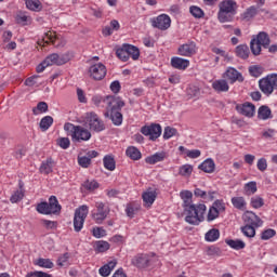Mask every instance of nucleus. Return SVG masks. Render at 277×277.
Instances as JSON below:
<instances>
[{
  "label": "nucleus",
  "instance_id": "60",
  "mask_svg": "<svg viewBox=\"0 0 277 277\" xmlns=\"http://www.w3.org/2000/svg\"><path fill=\"white\" fill-rule=\"evenodd\" d=\"M68 259H70V254L64 253L57 259V265L58 267H64L68 263Z\"/></svg>",
  "mask_w": 277,
  "mask_h": 277
},
{
  "label": "nucleus",
  "instance_id": "21",
  "mask_svg": "<svg viewBox=\"0 0 277 277\" xmlns=\"http://www.w3.org/2000/svg\"><path fill=\"white\" fill-rule=\"evenodd\" d=\"M219 10L237 14V2H235V0H224L220 2Z\"/></svg>",
  "mask_w": 277,
  "mask_h": 277
},
{
  "label": "nucleus",
  "instance_id": "36",
  "mask_svg": "<svg viewBox=\"0 0 277 277\" xmlns=\"http://www.w3.org/2000/svg\"><path fill=\"white\" fill-rule=\"evenodd\" d=\"M126 50L128 52V58L132 57L134 61L140 60V49L137 47L126 43Z\"/></svg>",
  "mask_w": 277,
  "mask_h": 277
},
{
  "label": "nucleus",
  "instance_id": "37",
  "mask_svg": "<svg viewBox=\"0 0 277 277\" xmlns=\"http://www.w3.org/2000/svg\"><path fill=\"white\" fill-rule=\"evenodd\" d=\"M26 8L32 12H41L42 2L40 0H26Z\"/></svg>",
  "mask_w": 277,
  "mask_h": 277
},
{
  "label": "nucleus",
  "instance_id": "42",
  "mask_svg": "<svg viewBox=\"0 0 277 277\" xmlns=\"http://www.w3.org/2000/svg\"><path fill=\"white\" fill-rule=\"evenodd\" d=\"M116 55L121 62H129V54L127 52L126 43L116 50Z\"/></svg>",
  "mask_w": 277,
  "mask_h": 277
},
{
  "label": "nucleus",
  "instance_id": "25",
  "mask_svg": "<svg viewBox=\"0 0 277 277\" xmlns=\"http://www.w3.org/2000/svg\"><path fill=\"white\" fill-rule=\"evenodd\" d=\"M232 205L235 209H238V211H246L248 207V202H246V198L243 197H233Z\"/></svg>",
  "mask_w": 277,
  "mask_h": 277
},
{
  "label": "nucleus",
  "instance_id": "17",
  "mask_svg": "<svg viewBox=\"0 0 277 277\" xmlns=\"http://www.w3.org/2000/svg\"><path fill=\"white\" fill-rule=\"evenodd\" d=\"M236 110L238 114L246 116L247 118H252L254 116V111H256V107L252 103H245L236 106Z\"/></svg>",
  "mask_w": 277,
  "mask_h": 277
},
{
  "label": "nucleus",
  "instance_id": "8",
  "mask_svg": "<svg viewBox=\"0 0 277 277\" xmlns=\"http://www.w3.org/2000/svg\"><path fill=\"white\" fill-rule=\"evenodd\" d=\"M103 103L106 105L107 113L122 111V107H124V101L116 95L105 96Z\"/></svg>",
  "mask_w": 277,
  "mask_h": 277
},
{
  "label": "nucleus",
  "instance_id": "7",
  "mask_svg": "<svg viewBox=\"0 0 277 277\" xmlns=\"http://www.w3.org/2000/svg\"><path fill=\"white\" fill-rule=\"evenodd\" d=\"M90 213V208L88 206H81L75 210L74 214V230L76 233H81L83 230V224H85V217Z\"/></svg>",
  "mask_w": 277,
  "mask_h": 277
},
{
  "label": "nucleus",
  "instance_id": "6",
  "mask_svg": "<svg viewBox=\"0 0 277 277\" xmlns=\"http://www.w3.org/2000/svg\"><path fill=\"white\" fill-rule=\"evenodd\" d=\"M111 209L109 208V205L103 201H96L95 209L92 211L91 217L95 224H103V222L107 220V215H109Z\"/></svg>",
  "mask_w": 277,
  "mask_h": 277
},
{
  "label": "nucleus",
  "instance_id": "53",
  "mask_svg": "<svg viewBox=\"0 0 277 277\" xmlns=\"http://www.w3.org/2000/svg\"><path fill=\"white\" fill-rule=\"evenodd\" d=\"M176 135V129L171 127H166L163 132V140H170V137H174Z\"/></svg>",
  "mask_w": 277,
  "mask_h": 277
},
{
  "label": "nucleus",
  "instance_id": "38",
  "mask_svg": "<svg viewBox=\"0 0 277 277\" xmlns=\"http://www.w3.org/2000/svg\"><path fill=\"white\" fill-rule=\"evenodd\" d=\"M35 265H38V267H44L45 269H53L55 267V264L51 259H44V258H39Z\"/></svg>",
  "mask_w": 277,
  "mask_h": 277
},
{
  "label": "nucleus",
  "instance_id": "15",
  "mask_svg": "<svg viewBox=\"0 0 277 277\" xmlns=\"http://www.w3.org/2000/svg\"><path fill=\"white\" fill-rule=\"evenodd\" d=\"M177 54L182 57H192L193 55H196V42L188 41L177 49Z\"/></svg>",
  "mask_w": 277,
  "mask_h": 277
},
{
  "label": "nucleus",
  "instance_id": "40",
  "mask_svg": "<svg viewBox=\"0 0 277 277\" xmlns=\"http://www.w3.org/2000/svg\"><path fill=\"white\" fill-rule=\"evenodd\" d=\"M49 111V104L47 102H39L37 107L32 108L34 116H39V114H47Z\"/></svg>",
  "mask_w": 277,
  "mask_h": 277
},
{
  "label": "nucleus",
  "instance_id": "58",
  "mask_svg": "<svg viewBox=\"0 0 277 277\" xmlns=\"http://www.w3.org/2000/svg\"><path fill=\"white\" fill-rule=\"evenodd\" d=\"M105 235H107V232L103 227L93 228V237H96V239H101L102 237H105Z\"/></svg>",
  "mask_w": 277,
  "mask_h": 277
},
{
  "label": "nucleus",
  "instance_id": "2",
  "mask_svg": "<svg viewBox=\"0 0 277 277\" xmlns=\"http://www.w3.org/2000/svg\"><path fill=\"white\" fill-rule=\"evenodd\" d=\"M64 131L70 133L71 142H74L75 144H81V142H90V140L92 138V132L81 126L65 123Z\"/></svg>",
  "mask_w": 277,
  "mask_h": 277
},
{
  "label": "nucleus",
  "instance_id": "23",
  "mask_svg": "<svg viewBox=\"0 0 277 277\" xmlns=\"http://www.w3.org/2000/svg\"><path fill=\"white\" fill-rule=\"evenodd\" d=\"M198 168L207 174H212V172H215V162L213 161V159L208 158L202 163H200Z\"/></svg>",
  "mask_w": 277,
  "mask_h": 277
},
{
  "label": "nucleus",
  "instance_id": "55",
  "mask_svg": "<svg viewBox=\"0 0 277 277\" xmlns=\"http://www.w3.org/2000/svg\"><path fill=\"white\" fill-rule=\"evenodd\" d=\"M57 144L61 148H63V150H66V149L70 148V138L61 137V138H58Z\"/></svg>",
  "mask_w": 277,
  "mask_h": 277
},
{
  "label": "nucleus",
  "instance_id": "47",
  "mask_svg": "<svg viewBox=\"0 0 277 277\" xmlns=\"http://www.w3.org/2000/svg\"><path fill=\"white\" fill-rule=\"evenodd\" d=\"M95 250L97 252H107L109 250V242L105 240H98L95 242Z\"/></svg>",
  "mask_w": 277,
  "mask_h": 277
},
{
  "label": "nucleus",
  "instance_id": "1",
  "mask_svg": "<svg viewBox=\"0 0 277 277\" xmlns=\"http://www.w3.org/2000/svg\"><path fill=\"white\" fill-rule=\"evenodd\" d=\"M180 196L184 202L183 207L186 212L185 222L193 226H198L200 222H205V214L207 213V206L205 203L192 205L194 194L190 190H183Z\"/></svg>",
  "mask_w": 277,
  "mask_h": 277
},
{
  "label": "nucleus",
  "instance_id": "31",
  "mask_svg": "<svg viewBox=\"0 0 277 277\" xmlns=\"http://www.w3.org/2000/svg\"><path fill=\"white\" fill-rule=\"evenodd\" d=\"M126 154L127 157H130V159H133V161H140V159H142V153L135 146L128 147Z\"/></svg>",
  "mask_w": 277,
  "mask_h": 277
},
{
  "label": "nucleus",
  "instance_id": "13",
  "mask_svg": "<svg viewBox=\"0 0 277 277\" xmlns=\"http://www.w3.org/2000/svg\"><path fill=\"white\" fill-rule=\"evenodd\" d=\"M89 74L90 78L94 79V81H102L107 75V67L103 63L94 64L89 68Z\"/></svg>",
  "mask_w": 277,
  "mask_h": 277
},
{
  "label": "nucleus",
  "instance_id": "24",
  "mask_svg": "<svg viewBox=\"0 0 277 277\" xmlns=\"http://www.w3.org/2000/svg\"><path fill=\"white\" fill-rule=\"evenodd\" d=\"M235 53L240 60H248L250 57V48L247 44H240L236 47Z\"/></svg>",
  "mask_w": 277,
  "mask_h": 277
},
{
  "label": "nucleus",
  "instance_id": "28",
  "mask_svg": "<svg viewBox=\"0 0 277 277\" xmlns=\"http://www.w3.org/2000/svg\"><path fill=\"white\" fill-rule=\"evenodd\" d=\"M142 198L146 207H151L157 199V193L154 190H147L143 194Z\"/></svg>",
  "mask_w": 277,
  "mask_h": 277
},
{
  "label": "nucleus",
  "instance_id": "44",
  "mask_svg": "<svg viewBox=\"0 0 277 277\" xmlns=\"http://www.w3.org/2000/svg\"><path fill=\"white\" fill-rule=\"evenodd\" d=\"M206 241H217L220 239V229L212 228L210 229L206 236H205Z\"/></svg>",
  "mask_w": 277,
  "mask_h": 277
},
{
  "label": "nucleus",
  "instance_id": "12",
  "mask_svg": "<svg viewBox=\"0 0 277 277\" xmlns=\"http://www.w3.org/2000/svg\"><path fill=\"white\" fill-rule=\"evenodd\" d=\"M150 23L155 29L166 31L167 29H170V26L172 25V19L167 14H161L157 17L151 18Z\"/></svg>",
  "mask_w": 277,
  "mask_h": 277
},
{
  "label": "nucleus",
  "instance_id": "51",
  "mask_svg": "<svg viewBox=\"0 0 277 277\" xmlns=\"http://www.w3.org/2000/svg\"><path fill=\"white\" fill-rule=\"evenodd\" d=\"M249 74L251 77H261L263 75V68L261 66H251L249 67Z\"/></svg>",
  "mask_w": 277,
  "mask_h": 277
},
{
  "label": "nucleus",
  "instance_id": "61",
  "mask_svg": "<svg viewBox=\"0 0 277 277\" xmlns=\"http://www.w3.org/2000/svg\"><path fill=\"white\" fill-rule=\"evenodd\" d=\"M256 168H258V170H260V172H265V170H267V159L260 158L258 160Z\"/></svg>",
  "mask_w": 277,
  "mask_h": 277
},
{
  "label": "nucleus",
  "instance_id": "34",
  "mask_svg": "<svg viewBox=\"0 0 277 277\" xmlns=\"http://www.w3.org/2000/svg\"><path fill=\"white\" fill-rule=\"evenodd\" d=\"M104 168L106 170H109L110 172H114L116 170V160L114 159V156L107 155L103 158Z\"/></svg>",
  "mask_w": 277,
  "mask_h": 277
},
{
  "label": "nucleus",
  "instance_id": "16",
  "mask_svg": "<svg viewBox=\"0 0 277 277\" xmlns=\"http://www.w3.org/2000/svg\"><path fill=\"white\" fill-rule=\"evenodd\" d=\"M243 222L247 226L259 228L263 226V221L254 212L248 211L243 214Z\"/></svg>",
  "mask_w": 277,
  "mask_h": 277
},
{
  "label": "nucleus",
  "instance_id": "32",
  "mask_svg": "<svg viewBox=\"0 0 277 277\" xmlns=\"http://www.w3.org/2000/svg\"><path fill=\"white\" fill-rule=\"evenodd\" d=\"M117 264L118 262H116V260L108 262L107 264L100 268V274L103 277L109 276V274H111V271L116 267Z\"/></svg>",
  "mask_w": 277,
  "mask_h": 277
},
{
  "label": "nucleus",
  "instance_id": "43",
  "mask_svg": "<svg viewBox=\"0 0 277 277\" xmlns=\"http://www.w3.org/2000/svg\"><path fill=\"white\" fill-rule=\"evenodd\" d=\"M241 233L245 235V237L252 239V237L256 235V229L252 225H245L241 227Z\"/></svg>",
  "mask_w": 277,
  "mask_h": 277
},
{
  "label": "nucleus",
  "instance_id": "22",
  "mask_svg": "<svg viewBox=\"0 0 277 277\" xmlns=\"http://www.w3.org/2000/svg\"><path fill=\"white\" fill-rule=\"evenodd\" d=\"M55 160H53V158H47V160L41 162L39 172H41V174H51V172H53Z\"/></svg>",
  "mask_w": 277,
  "mask_h": 277
},
{
  "label": "nucleus",
  "instance_id": "52",
  "mask_svg": "<svg viewBox=\"0 0 277 277\" xmlns=\"http://www.w3.org/2000/svg\"><path fill=\"white\" fill-rule=\"evenodd\" d=\"M264 201L263 198L255 196L251 198V207H253V209H261V207H263Z\"/></svg>",
  "mask_w": 277,
  "mask_h": 277
},
{
  "label": "nucleus",
  "instance_id": "9",
  "mask_svg": "<svg viewBox=\"0 0 277 277\" xmlns=\"http://www.w3.org/2000/svg\"><path fill=\"white\" fill-rule=\"evenodd\" d=\"M69 60H72V54L70 52L61 55L53 53L45 57L48 66H64V64H68Z\"/></svg>",
  "mask_w": 277,
  "mask_h": 277
},
{
  "label": "nucleus",
  "instance_id": "3",
  "mask_svg": "<svg viewBox=\"0 0 277 277\" xmlns=\"http://www.w3.org/2000/svg\"><path fill=\"white\" fill-rule=\"evenodd\" d=\"M37 211L42 215H57L62 211V206L60 205L57 197L51 196L49 202L43 201L37 205Z\"/></svg>",
  "mask_w": 277,
  "mask_h": 277
},
{
  "label": "nucleus",
  "instance_id": "35",
  "mask_svg": "<svg viewBox=\"0 0 277 277\" xmlns=\"http://www.w3.org/2000/svg\"><path fill=\"white\" fill-rule=\"evenodd\" d=\"M225 243L229 246V248H233V250H243L246 248V242L243 240H233V239H226Z\"/></svg>",
  "mask_w": 277,
  "mask_h": 277
},
{
  "label": "nucleus",
  "instance_id": "49",
  "mask_svg": "<svg viewBox=\"0 0 277 277\" xmlns=\"http://www.w3.org/2000/svg\"><path fill=\"white\" fill-rule=\"evenodd\" d=\"M272 237H276V230L268 228L262 232L261 239L263 241H267L268 239H272Z\"/></svg>",
  "mask_w": 277,
  "mask_h": 277
},
{
  "label": "nucleus",
  "instance_id": "20",
  "mask_svg": "<svg viewBox=\"0 0 277 277\" xmlns=\"http://www.w3.org/2000/svg\"><path fill=\"white\" fill-rule=\"evenodd\" d=\"M212 90H214V92H217V94H222V92H228V90H230V87L228 85V81L224 79H219L212 82Z\"/></svg>",
  "mask_w": 277,
  "mask_h": 277
},
{
  "label": "nucleus",
  "instance_id": "48",
  "mask_svg": "<svg viewBox=\"0 0 277 277\" xmlns=\"http://www.w3.org/2000/svg\"><path fill=\"white\" fill-rule=\"evenodd\" d=\"M217 217H220V212L211 206L208 211L207 222H213V220H217Z\"/></svg>",
  "mask_w": 277,
  "mask_h": 277
},
{
  "label": "nucleus",
  "instance_id": "27",
  "mask_svg": "<svg viewBox=\"0 0 277 277\" xmlns=\"http://www.w3.org/2000/svg\"><path fill=\"white\" fill-rule=\"evenodd\" d=\"M235 14L230 11H221L219 10L217 19L220 23H232L233 18H235Z\"/></svg>",
  "mask_w": 277,
  "mask_h": 277
},
{
  "label": "nucleus",
  "instance_id": "59",
  "mask_svg": "<svg viewBox=\"0 0 277 277\" xmlns=\"http://www.w3.org/2000/svg\"><path fill=\"white\" fill-rule=\"evenodd\" d=\"M83 187L85 189H89V192H92L94 189H97L98 182H96V181H87V182H84Z\"/></svg>",
  "mask_w": 277,
  "mask_h": 277
},
{
  "label": "nucleus",
  "instance_id": "29",
  "mask_svg": "<svg viewBox=\"0 0 277 277\" xmlns=\"http://www.w3.org/2000/svg\"><path fill=\"white\" fill-rule=\"evenodd\" d=\"M166 159V153H156L151 156L145 158V161L149 163V166H155V163H159Z\"/></svg>",
  "mask_w": 277,
  "mask_h": 277
},
{
  "label": "nucleus",
  "instance_id": "41",
  "mask_svg": "<svg viewBox=\"0 0 277 277\" xmlns=\"http://www.w3.org/2000/svg\"><path fill=\"white\" fill-rule=\"evenodd\" d=\"M259 10L256 9V6L252 5L248 8L246 12H243L241 17L243 18V21H251V18H254V16H256Z\"/></svg>",
  "mask_w": 277,
  "mask_h": 277
},
{
  "label": "nucleus",
  "instance_id": "39",
  "mask_svg": "<svg viewBox=\"0 0 277 277\" xmlns=\"http://www.w3.org/2000/svg\"><path fill=\"white\" fill-rule=\"evenodd\" d=\"M53 126V117L45 116L40 120L39 127L41 131H49L51 127Z\"/></svg>",
  "mask_w": 277,
  "mask_h": 277
},
{
  "label": "nucleus",
  "instance_id": "5",
  "mask_svg": "<svg viewBox=\"0 0 277 277\" xmlns=\"http://www.w3.org/2000/svg\"><path fill=\"white\" fill-rule=\"evenodd\" d=\"M259 88L265 96H272L277 90V74H271L259 80Z\"/></svg>",
  "mask_w": 277,
  "mask_h": 277
},
{
  "label": "nucleus",
  "instance_id": "56",
  "mask_svg": "<svg viewBox=\"0 0 277 277\" xmlns=\"http://www.w3.org/2000/svg\"><path fill=\"white\" fill-rule=\"evenodd\" d=\"M212 208L215 209L219 213L222 211H226V205L224 203L223 200H215L212 205Z\"/></svg>",
  "mask_w": 277,
  "mask_h": 277
},
{
  "label": "nucleus",
  "instance_id": "54",
  "mask_svg": "<svg viewBox=\"0 0 277 277\" xmlns=\"http://www.w3.org/2000/svg\"><path fill=\"white\" fill-rule=\"evenodd\" d=\"M78 163L81 168H90L92 160L88 156L78 157Z\"/></svg>",
  "mask_w": 277,
  "mask_h": 277
},
{
  "label": "nucleus",
  "instance_id": "10",
  "mask_svg": "<svg viewBox=\"0 0 277 277\" xmlns=\"http://www.w3.org/2000/svg\"><path fill=\"white\" fill-rule=\"evenodd\" d=\"M161 124L159 123H150L149 126H143L141 128L142 135H145V137H148L151 142L161 137Z\"/></svg>",
  "mask_w": 277,
  "mask_h": 277
},
{
  "label": "nucleus",
  "instance_id": "46",
  "mask_svg": "<svg viewBox=\"0 0 277 277\" xmlns=\"http://www.w3.org/2000/svg\"><path fill=\"white\" fill-rule=\"evenodd\" d=\"M189 12L194 18H202L205 16V11L200 6L193 5L189 8Z\"/></svg>",
  "mask_w": 277,
  "mask_h": 277
},
{
  "label": "nucleus",
  "instance_id": "4",
  "mask_svg": "<svg viewBox=\"0 0 277 277\" xmlns=\"http://www.w3.org/2000/svg\"><path fill=\"white\" fill-rule=\"evenodd\" d=\"M271 42L269 35L265 31H261L250 42L251 52L254 55H261V47H263V49H269Z\"/></svg>",
  "mask_w": 277,
  "mask_h": 277
},
{
  "label": "nucleus",
  "instance_id": "62",
  "mask_svg": "<svg viewBox=\"0 0 277 277\" xmlns=\"http://www.w3.org/2000/svg\"><path fill=\"white\" fill-rule=\"evenodd\" d=\"M201 153L199 149L186 150V157H189V159H198Z\"/></svg>",
  "mask_w": 277,
  "mask_h": 277
},
{
  "label": "nucleus",
  "instance_id": "14",
  "mask_svg": "<svg viewBox=\"0 0 277 277\" xmlns=\"http://www.w3.org/2000/svg\"><path fill=\"white\" fill-rule=\"evenodd\" d=\"M150 255L146 253H138L131 260V265L137 267V269H146V267H150Z\"/></svg>",
  "mask_w": 277,
  "mask_h": 277
},
{
  "label": "nucleus",
  "instance_id": "45",
  "mask_svg": "<svg viewBox=\"0 0 277 277\" xmlns=\"http://www.w3.org/2000/svg\"><path fill=\"white\" fill-rule=\"evenodd\" d=\"M192 172H194V167H192V164H183L180 167L179 174L181 176H192Z\"/></svg>",
  "mask_w": 277,
  "mask_h": 277
},
{
  "label": "nucleus",
  "instance_id": "11",
  "mask_svg": "<svg viewBox=\"0 0 277 277\" xmlns=\"http://www.w3.org/2000/svg\"><path fill=\"white\" fill-rule=\"evenodd\" d=\"M87 122L91 131H95L96 133L105 131V122L102 121L101 117H98L96 113H88Z\"/></svg>",
  "mask_w": 277,
  "mask_h": 277
},
{
  "label": "nucleus",
  "instance_id": "50",
  "mask_svg": "<svg viewBox=\"0 0 277 277\" xmlns=\"http://www.w3.org/2000/svg\"><path fill=\"white\" fill-rule=\"evenodd\" d=\"M208 256H221L222 255V249L215 246H211L207 249Z\"/></svg>",
  "mask_w": 277,
  "mask_h": 277
},
{
  "label": "nucleus",
  "instance_id": "26",
  "mask_svg": "<svg viewBox=\"0 0 277 277\" xmlns=\"http://www.w3.org/2000/svg\"><path fill=\"white\" fill-rule=\"evenodd\" d=\"M258 118L260 120H269L274 118V116H272V109L265 105L261 106L258 110Z\"/></svg>",
  "mask_w": 277,
  "mask_h": 277
},
{
  "label": "nucleus",
  "instance_id": "64",
  "mask_svg": "<svg viewBox=\"0 0 277 277\" xmlns=\"http://www.w3.org/2000/svg\"><path fill=\"white\" fill-rule=\"evenodd\" d=\"M51 277V275H49V273H44V272H41V271H37V272H34V273H28L26 275V277Z\"/></svg>",
  "mask_w": 277,
  "mask_h": 277
},
{
  "label": "nucleus",
  "instance_id": "57",
  "mask_svg": "<svg viewBox=\"0 0 277 277\" xmlns=\"http://www.w3.org/2000/svg\"><path fill=\"white\" fill-rule=\"evenodd\" d=\"M25 197V193L23 190H16L12 196H11V202L16 203L21 202V199Z\"/></svg>",
  "mask_w": 277,
  "mask_h": 277
},
{
  "label": "nucleus",
  "instance_id": "18",
  "mask_svg": "<svg viewBox=\"0 0 277 277\" xmlns=\"http://www.w3.org/2000/svg\"><path fill=\"white\" fill-rule=\"evenodd\" d=\"M224 77L228 79L229 83H235L239 81L240 83L243 81V76L241 72L237 71V69L229 67L224 74Z\"/></svg>",
  "mask_w": 277,
  "mask_h": 277
},
{
  "label": "nucleus",
  "instance_id": "30",
  "mask_svg": "<svg viewBox=\"0 0 277 277\" xmlns=\"http://www.w3.org/2000/svg\"><path fill=\"white\" fill-rule=\"evenodd\" d=\"M55 40H57V35L53 31H48L44 34L41 41H39L40 47H44V44H55Z\"/></svg>",
  "mask_w": 277,
  "mask_h": 277
},
{
  "label": "nucleus",
  "instance_id": "63",
  "mask_svg": "<svg viewBox=\"0 0 277 277\" xmlns=\"http://www.w3.org/2000/svg\"><path fill=\"white\" fill-rule=\"evenodd\" d=\"M245 187L249 194H256V182H249L245 185Z\"/></svg>",
  "mask_w": 277,
  "mask_h": 277
},
{
  "label": "nucleus",
  "instance_id": "33",
  "mask_svg": "<svg viewBox=\"0 0 277 277\" xmlns=\"http://www.w3.org/2000/svg\"><path fill=\"white\" fill-rule=\"evenodd\" d=\"M109 115H110L111 122L113 124H115V127H120V124H122V113H120V110L105 114V116H109Z\"/></svg>",
  "mask_w": 277,
  "mask_h": 277
},
{
  "label": "nucleus",
  "instance_id": "19",
  "mask_svg": "<svg viewBox=\"0 0 277 277\" xmlns=\"http://www.w3.org/2000/svg\"><path fill=\"white\" fill-rule=\"evenodd\" d=\"M171 66L176 70H187L189 68V60L174 56L171 58Z\"/></svg>",
  "mask_w": 277,
  "mask_h": 277
}]
</instances>
